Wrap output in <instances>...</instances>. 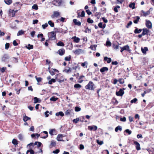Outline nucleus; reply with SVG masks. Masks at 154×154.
Returning <instances> with one entry per match:
<instances>
[{
	"mask_svg": "<svg viewBox=\"0 0 154 154\" xmlns=\"http://www.w3.org/2000/svg\"><path fill=\"white\" fill-rule=\"evenodd\" d=\"M142 30H143L142 33L143 35H147L148 33L149 32V30L146 28H143Z\"/></svg>",
	"mask_w": 154,
	"mask_h": 154,
	"instance_id": "dca6fc26",
	"label": "nucleus"
},
{
	"mask_svg": "<svg viewBox=\"0 0 154 154\" xmlns=\"http://www.w3.org/2000/svg\"><path fill=\"white\" fill-rule=\"evenodd\" d=\"M120 8V7L119 6L117 5L115 8H114L113 9L114 11L116 12H118V10L117 8Z\"/></svg>",
	"mask_w": 154,
	"mask_h": 154,
	"instance_id": "680f3d73",
	"label": "nucleus"
},
{
	"mask_svg": "<svg viewBox=\"0 0 154 154\" xmlns=\"http://www.w3.org/2000/svg\"><path fill=\"white\" fill-rule=\"evenodd\" d=\"M118 82L120 84H122L124 83L125 81L123 79L120 78L118 79Z\"/></svg>",
	"mask_w": 154,
	"mask_h": 154,
	"instance_id": "3c124183",
	"label": "nucleus"
},
{
	"mask_svg": "<svg viewBox=\"0 0 154 154\" xmlns=\"http://www.w3.org/2000/svg\"><path fill=\"white\" fill-rule=\"evenodd\" d=\"M122 129V127L119 125L116 128H115V131L116 132H118L119 130L120 131H121Z\"/></svg>",
	"mask_w": 154,
	"mask_h": 154,
	"instance_id": "ea45409f",
	"label": "nucleus"
},
{
	"mask_svg": "<svg viewBox=\"0 0 154 154\" xmlns=\"http://www.w3.org/2000/svg\"><path fill=\"white\" fill-rule=\"evenodd\" d=\"M16 12L14 10H11L9 11V15L13 17L15 16V15Z\"/></svg>",
	"mask_w": 154,
	"mask_h": 154,
	"instance_id": "4be33fe9",
	"label": "nucleus"
},
{
	"mask_svg": "<svg viewBox=\"0 0 154 154\" xmlns=\"http://www.w3.org/2000/svg\"><path fill=\"white\" fill-rule=\"evenodd\" d=\"M85 76L83 75H80L79 76V80H78V82L81 83L84 80L82 79L83 78H84Z\"/></svg>",
	"mask_w": 154,
	"mask_h": 154,
	"instance_id": "72a5a7b5",
	"label": "nucleus"
},
{
	"mask_svg": "<svg viewBox=\"0 0 154 154\" xmlns=\"http://www.w3.org/2000/svg\"><path fill=\"white\" fill-rule=\"evenodd\" d=\"M112 103L114 105H117L118 103V101H117L116 99L114 97H113L112 99Z\"/></svg>",
	"mask_w": 154,
	"mask_h": 154,
	"instance_id": "c85d7f7f",
	"label": "nucleus"
},
{
	"mask_svg": "<svg viewBox=\"0 0 154 154\" xmlns=\"http://www.w3.org/2000/svg\"><path fill=\"white\" fill-rule=\"evenodd\" d=\"M4 1L8 5H10L12 2V0H4Z\"/></svg>",
	"mask_w": 154,
	"mask_h": 154,
	"instance_id": "4c0bfd02",
	"label": "nucleus"
},
{
	"mask_svg": "<svg viewBox=\"0 0 154 154\" xmlns=\"http://www.w3.org/2000/svg\"><path fill=\"white\" fill-rule=\"evenodd\" d=\"M55 79L56 80L60 83L64 81V79L60 74H58L56 75Z\"/></svg>",
	"mask_w": 154,
	"mask_h": 154,
	"instance_id": "7ed1b4c3",
	"label": "nucleus"
},
{
	"mask_svg": "<svg viewBox=\"0 0 154 154\" xmlns=\"http://www.w3.org/2000/svg\"><path fill=\"white\" fill-rule=\"evenodd\" d=\"M75 111L76 112H79L81 110V108L80 107L78 106H76L75 107Z\"/></svg>",
	"mask_w": 154,
	"mask_h": 154,
	"instance_id": "0e129e2a",
	"label": "nucleus"
},
{
	"mask_svg": "<svg viewBox=\"0 0 154 154\" xmlns=\"http://www.w3.org/2000/svg\"><path fill=\"white\" fill-rule=\"evenodd\" d=\"M23 120L24 122H26L28 120H30L31 118L26 116L25 113L23 114Z\"/></svg>",
	"mask_w": 154,
	"mask_h": 154,
	"instance_id": "412c9836",
	"label": "nucleus"
},
{
	"mask_svg": "<svg viewBox=\"0 0 154 154\" xmlns=\"http://www.w3.org/2000/svg\"><path fill=\"white\" fill-rule=\"evenodd\" d=\"M62 3V0H54L52 1V4L54 5L59 6L61 5Z\"/></svg>",
	"mask_w": 154,
	"mask_h": 154,
	"instance_id": "0eeeda50",
	"label": "nucleus"
},
{
	"mask_svg": "<svg viewBox=\"0 0 154 154\" xmlns=\"http://www.w3.org/2000/svg\"><path fill=\"white\" fill-rule=\"evenodd\" d=\"M29 152L30 153V154H34L35 153L34 151L32 149L28 150L26 152V154H28Z\"/></svg>",
	"mask_w": 154,
	"mask_h": 154,
	"instance_id": "603ef678",
	"label": "nucleus"
},
{
	"mask_svg": "<svg viewBox=\"0 0 154 154\" xmlns=\"http://www.w3.org/2000/svg\"><path fill=\"white\" fill-rule=\"evenodd\" d=\"M85 119V118H84V116L81 117H80V121L82 122H87V121L86 120H84Z\"/></svg>",
	"mask_w": 154,
	"mask_h": 154,
	"instance_id": "37998d69",
	"label": "nucleus"
},
{
	"mask_svg": "<svg viewBox=\"0 0 154 154\" xmlns=\"http://www.w3.org/2000/svg\"><path fill=\"white\" fill-rule=\"evenodd\" d=\"M77 15H78V16H77V17H85V12L84 11H82V12L81 14H80V13L78 12V11H77Z\"/></svg>",
	"mask_w": 154,
	"mask_h": 154,
	"instance_id": "a211bd4d",
	"label": "nucleus"
},
{
	"mask_svg": "<svg viewBox=\"0 0 154 154\" xmlns=\"http://www.w3.org/2000/svg\"><path fill=\"white\" fill-rule=\"evenodd\" d=\"M87 21L89 23H92L94 22V21L90 18H88Z\"/></svg>",
	"mask_w": 154,
	"mask_h": 154,
	"instance_id": "5fc2aeb1",
	"label": "nucleus"
},
{
	"mask_svg": "<svg viewBox=\"0 0 154 154\" xmlns=\"http://www.w3.org/2000/svg\"><path fill=\"white\" fill-rule=\"evenodd\" d=\"M9 57L7 54H5L2 57V61L3 62H8L9 61Z\"/></svg>",
	"mask_w": 154,
	"mask_h": 154,
	"instance_id": "39448f33",
	"label": "nucleus"
},
{
	"mask_svg": "<svg viewBox=\"0 0 154 154\" xmlns=\"http://www.w3.org/2000/svg\"><path fill=\"white\" fill-rule=\"evenodd\" d=\"M88 65V63L87 61H85L84 62L81 63V66L86 68H87Z\"/></svg>",
	"mask_w": 154,
	"mask_h": 154,
	"instance_id": "473e14b6",
	"label": "nucleus"
},
{
	"mask_svg": "<svg viewBox=\"0 0 154 154\" xmlns=\"http://www.w3.org/2000/svg\"><path fill=\"white\" fill-rule=\"evenodd\" d=\"M85 33H90L91 32V29H89L88 27L85 28Z\"/></svg>",
	"mask_w": 154,
	"mask_h": 154,
	"instance_id": "13d9d810",
	"label": "nucleus"
},
{
	"mask_svg": "<svg viewBox=\"0 0 154 154\" xmlns=\"http://www.w3.org/2000/svg\"><path fill=\"white\" fill-rule=\"evenodd\" d=\"M48 37L51 40H55L56 39V32L53 31L51 32L48 34Z\"/></svg>",
	"mask_w": 154,
	"mask_h": 154,
	"instance_id": "f03ea898",
	"label": "nucleus"
},
{
	"mask_svg": "<svg viewBox=\"0 0 154 154\" xmlns=\"http://www.w3.org/2000/svg\"><path fill=\"white\" fill-rule=\"evenodd\" d=\"M71 39L73 40V41L75 43H78L80 40V39L76 36L72 37Z\"/></svg>",
	"mask_w": 154,
	"mask_h": 154,
	"instance_id": "aec40b11",
	"label": "nucleus"
},
{
	"mask_svg": "<svg viewBox=\"0 0 154 154\" xmlns=\"http://www.w3.org/2000/svg\"><path fill=\"white\" fill-rule=\"evenodd\" d=\"M66 135L65 134H58L57 135V139L59 141H64V140L63 139V137L66 136Z\"/></svg>",
	"mask_w": 154,
	"mask_h": 154,
	"instance_id": "1a4fd4ad",
	"label": "nucleus"
},
{
	"mask_svg": "<svg viewBox=\"0 0 154 154\" xmlns=\"http://www.w3.org/2000/svg\"><path fill=\"white\" fill-rule=\"evenodd\" d=\"M35 136H36L37 137V138L39 136H40V135L38 134H32L31 135V136L32 138L34 137Z\"/></svg>",
	"mask_w": 154,
	"mask_h": 154,
	"instance_id": "e2e57ef3",
	"label": "nucleus"
},
{
	"mask_svg": "<svg viewBox=\"0 0 154 154\" xmlns=\"http://www.w3.org/2000/svg\"><path fill=\"white\" fill-rule=\"evenodd\" d=\"M34 103H40L41 100H39L38 98L37 97H34L33 98Z\"/></svg>",
	"mask_w": 154,
	"mask_h": 154,
	"instance_id": "c9c22d12",
	"label": "nucleus"
},
{
	"mask_svg": "<svg viewBox=\"0 0 154 154\" xmlns=\"http://www.w3.org/2000/svg\"><path fill=\"white\" fill-rule=\"evenodd\" d=\"M64 71L66 73H69V72H71V70L70 69V68L68 67V69H66L64 70Z\"/></svg>",
	"mask_w": 154,
	"mask_h": 154,
	"instance_id": "774afa93",
	"label": "nucleus"
},
{
	"mask_svg": "<svg viewBox=\"0 0 154 154\" xmlns=\"http://www.w3.org/2000/svg\"><path fill=\"white\" fill-rule=\"evenodd\" d=\"M142 31V29H138L136 27V29L134 30V32L135 33H136V34L139 33L140 32H141Z\"/></svg>",
	"mask_w": 154,
	"mask_h": 154,
	"instance_id": "2f4dec72",
	"label": "nucleus"
},
{
	"mask_svg": "<svg viewBox=\"0 0 154 154\" xmlns=\"http://www.w3.org/2000/svg\"><path fill=\"white\" fill-rule=\"evenodd\" d=\"M43 133L45 134H46V135L45 136L41 137V138L43 139H45L48 137V134L47 131H43V132H42V133H41V136H42V135Z\"/></svg>",
	"mask_w": 154,
	"mask_h": 154,
	"instance_id": "5701e85b",
	"label": "nucleus"
},
{
	"mask_svg": "<svg viewBox=\"0 0 154 154\" xmlns=\"http://www.w3.org/2000/svg\"><path fill=\"white\" fill-rule=\"evenodd\" d=\"M135 3L134 2L131 3L129 5V7L133 9L135 8Z\"/></svg>",
	"mask_w": 154,
	"mask_h": 154,
	"instance_id": "e433bc0d",
	"label": "nucleus"
},
{
	"mask_svg": "<svg viewBox=\"0 0 154 154\" xmlns=\"http://www.w3.org/2000/svg\"><path fill=\"white\" fill-rule=\"evenodd\" d=\"M55 131L56 130L55 129H50L49 133L52 136L54 135V134H53V133L54 132H55Z\"/></svg>",
	"mask_w": 154,
	"mask_h": 154,
	"instance_id": "a19ab883",
	"label": "nucleus"
},
{
	"mask_svg": "<svg viewBox=\"0 0 154 154\" xmlns=\"http://www.w3.org/2000/svg\"><path fill=\"white\" fill-rule=\"evenodd\" d=\"M24 33V31H23L22 30H19L17 33V36H19L22 35H23Z\"/></svg>",
	"mask_w": 154,
	"mask_h": 154,
	"instance_id": "79ce46f5",
	"label": "nucleus"
},
{
	"mask_svg": "<svg viewBox=\"0 0 154 154\" xmlns=\"http://www.w3.org/2000/svg\"><path fill=\"white\" fill-rule=\"evenodd\" d=\"M42 144V143L39 142H35L34 143V145H37L38 147H40Z\"/></svg>",
	"mask_w": 154,
	"mask_h": 154,
	"instance_id": "4d7b16f0",
	"label": "nucleus"
},
{
	"mask_svg": "<svg viewBox=\"0 0 154 154\" xmlns=\"http://www.w3.org/2000/svg\"><path fill=\"white\" fill-rule=\"evenodd\" d=\"M101 13L100 12H96L94 14V16L99 19Z\"/></svg>",
	"mask_w": 154,
	"mask_h": 154,
	"instance_id": "c03bdc74",
	"label": "nucleus"
},
{
	"mask_svg": "<svg viewBox=\"0 0 154 154\" xmlns=\"http://www.w3.org/2000/svg\"><path fill=\"white\" fill-rule=\"evenodd\" d=\"M56 79H52L48 81V83L50 85L52 84V82L54 83L56 82Z\"/></svg>",
	"mask_w": 154,
	"mask_h": 154,
	"instance_id": "a18cd8bd",
	"label": "nucleus"
},
{
	"mask_svg": "<svg viewBox=\"0 0 154 154\" xmlns=\"http://www.w3.org/2000/svg\"><path fill=\"white\" fill-rule=\"evenodd\" d=\"M141 50L143 54H146V51H148V49L147 47H145L144 48H141Z\"/></svg>",
	"mask_w": 154,
	"mask_h": 154,
	"instance_id": "c756f323",
	"label": "nucleus"
},
{
	"mask_svg": "<svg viewBox=\"0 0 154 154\" xmlns=\"http://www.w3.org/2000/svg\"><path fill=\"white\" fill-rule=\"evenodd\" d=\"M97 127L95 125L89 126H88V129L90 131H95L97 130Z\"/></svg>",
	"mask_w": 154,
	"mask_h": 154,
	"instance_id": "ddd939ff",
	"label": "nucleus"
},
{
	"mask_svg": "<svg viewBox=\"0 0 154 154\" xmlns=\"http://www.w3.org/2000/svg\"><path fill=\"white\" fill-rule=\"evenodd\" d=\"M58 98L56 97H55L54 96H53L50 99V100L52 101H55Z\"/></svg>",
	"mask_w": 154,
	"mask_h": 154,
	"instance_id": "8fccbe9b",
	"label": "nucleus"
},
{
	"mask_svg": "<svg viewBox=\"0 0 154 154\" xmlns=\"http://www.w3.org/2000/svg\"><path fill=\"white\" fill-rule=\"evenodd\" d=\"M125 89V88H121L118 92H116V95L117 96H122L124 94V91Z\"/></svg>",
	"mask_w": 154,
	"mask_h": 154,
	"instance_id": "6e6552de",
	"label": "nucleus"
},
{
	"mask_svg": "<svg viewBox=\"0 0 154 154\" xmlns=\"http://www.w3.org/2000/svg\"><path fill=\"white\" fill-rule=\"evenodd\" d=\"M32 9L37 10L38 9V5L36 4H34L32 7Z\"/></svg>",
	"mask_w": 154,
	"mask_h": 154,
	"instance_id": "052dcab7",
	"label": "nucleus"
},
{
	"mask_svg": "<svg viewBox=\"0 0 154 154\" xmlns=\"http://www.w3.org/2000/svg\"><path fill=\"white\" fill-rule=\"evenodd\" d=\"M71 59V55H69L68 56H66L64 58V60L66 61H69Z\"/></svg>",
	"mask_w": 154,
	"mask_h": 154,
	"instance_id": "58836bf2",
	"label": "nucleus"
},
{
	"mask_svg": "<svg viewBox=\"0 0 154 154\" xmlns=\"http://www.w3.org/2000/svg\"><path fill=\"white\" fill-rule=\"evenodd\" d=\"M120 48H121L120 51L122 53L124 51L130 52L131 50L130 49L128 45H125L122 47H120Z\"/></svg>",
	"mask_w": 154,
	"mask_h": 154,
	"instance_id": "423d86ee",
	"label": "nucleus"
},
{
	"mask_svg": "<svg viewBox=\"0 0 154 154\" xmlns=\"http://www.w3.org/2000/svg\"><path fill=\"white\" fill-rule=\"evenodd\" d=\"M50 67L49 66L48 68V69L49 72L52 75H53L59 72L58 70L56 69L52 68L50 69Z\"/></svg>",
	"mask_w": 154,
	"mask_h": 154,
	"instance_id": "20e7f679",
	"label": "nucleus"
},
{
	"mask_svg": "<svg viewBox=\"0 0 154 154\" xmlns=\"http://www.w3.org/2000/svg\"><path fill=\"white\" fill-rule=\"evenodd\" d=\"M98 26L100 28L104 29L105 27L106 24L104 23L103 25V23L100 22L98 23Z\"/></svg>",
	"mask_w": 154,
	"mask_h": 154,
	"instance_id": "bb28decb",
	"label": "nucleus"
},
{
	"mask_svg": "<svg viewBox=\"0 0 154 154\" xmlns=\"http://www.w3.org/2000/svg\"><path fill=\"white\" fill-rule=\"evenodd\" d=\"M73 22L75 25L78 26H80L81 25V22L76 19H74L73 20Z\"/></svg>",
	"mask_w": 154,
	"mask_h": 154,
	"instance_id": "2eb2a0df",
	"label": "nucleus"
},
{
	"mask_svg": "<svg viewBox=\"0 0 154 154\" xmlns=\"http://www.w3.org/2000/svg\"><path fill=\"white\" fill-rule=\"evenodd\" d=\"M146 27L149 29H151L152 27V24L149 20H146Z\"/></svg>",
	"mask_w": 154,
	"mask_h": 154,
	"instance_id": "9d476101",
	"label": "nucleus"
},
{
	"mask_svg": "<svg viewBox=\"0 0 154 154\" xmlns=\"http://www.w3.org/2000/svg\"><path fill=\"white\" fill-rule=\"evenodd\" d=\"M141 12L143 14V16L145 17L147 15L149 14H150L149 10L146 12H145L144 11L142 10Z\"/></svg>",
	"mask_w": 154,
	"mask_h": 154,
	"instance_id": "a878e982",
	"label": "nucleus"
},
{
	"mask_svg": "<svg viewBox=\"0 0 154 154\" xmlns=\"http://www.w3.org/2000/svg\"><path fill=\"white\" fill-rule=\"evenodd\" d=\"M65 51L64 49L61 48L58 50L57 53L60 56H63L64 54Z\"/></svg>",
	"mask_w": 154,
	"mask_h": 154,
	"instance_id": "f8f14e48",
	"label": "nucleus"
},
{
	"mask_svg": "<svg viewBox=\"0 0 154 154\" xmlns=\"http://www.w3.org/2000/svg\"><path fill=\"white\" fill-rule=\"evenodd\" d=\"M48 24L51 27H54V23L52 22L51 20H49L48 22Z\"/></svg>",
	"mask_w": 154,
	"mask_h": 154,
	"instance_id": "de8ad7c7",
	"label": "nucleus"
},
{
	"mask_svg": "<svg viewBox=\"0 0 154 154\" xmlns=\"http://www.w3.org/2000/svg\"><path fill=\"white\" fill-rule=\"evenodd\" d=\"M113 47V48L116 50H118L119 49V45L116 44L115 43H112Z\"/></svg>",
	"mask_w": 154,
	"mask_h": 154,
	"instance_id": "cd10ccee",
	"label": "nucleus"
},
{
	"mask_svg": "<svg viewBox=\"0 0 154 154\" xmlns=\"http://www.w3.org/2000/svg\"><path fill=\"white\" fill-rule=\"evenodd\" d=\"M55 115L57 116H60L62 117H63L64 116V114L63 112L62 111H60L59 112L56 113Z\"/></svg>",
	"mask_w": 154,
	"mask_h": 154,
	"instance_id": "7c9ffc66",
	"label": "nucleus"
},
{
	"mask_svg": "<svg viewBox=\"0 0 154 154\" xmlns=\"http://www.w3.org/2000/svg\"><path fill=\"white\" fill-rule=\"evenodd\" d=\"M60 14L59 12L57 11H54L53 14L51 15V17L52 18H54L59 16Z\"/></svg>",
	"mask_w": 154,
	"mask_h": 154,
	"instance_id": "f3484780",
	"label": "nucleus"
},
{
	"mask_svg": "<svg viewBox=\"0 0 154 154\" xmlns=\"http://www.w3.org/2000/svg\"><path fill=\"white\" fill-rule=\"evenodd\" d=\"M82 86L79 84H76L74 85V88H81Z\"/></svg>",
	"mask_w": 154,
	"mask_h": 154,
	"instance_id": "09e8293b",
	"label": "nucleus"
},
{
	"mask_svg": "<svg viewBox=\"0 0 154 154\" xmlns=\"http://www.w3.org/2000/svg\"><path fill=\"white\" fill-rule=\"evenodd\" d=\"M137 101V99L136 98H134L130 102L131 103H135Z\"/></svg>",
	"mask_w": 154,
	"mask_h": 154,
	"instance_id": "338daca9",
	"label": "nucleus"
},
{
	"mask_svg": "<svg viewBox=\"0 0 154 154\" xmlns=\"http://www.w3.org/2000/svg\"><path fill=\"white\" fill-rule=\"evenodd\" d=\"M80 121V119L79 118H77L76 119H74L73 120V123L76 124L78 122Z\"/></svg>",
	"mask_w": 154,
	"mask_h": 154,
	"instance_id": "bf43d9fd",
	"label": "nucleus"
},
{
	"mask_svg": "<svg viewBox=\"0 0 154 154\" xmlns=\"http://www.w3.org/2000/svg\"><path fill=\"white\" fill-rule=\"evenodd\" d=\"M56 142L54 141V140H52L51 142V143L49 145V147L50 148H52L53 147L55 146L56 145Z\"/></svg>",
	"mask_w": 154,
	"mask_h": 154,
	"instance_id": "b1692460",
	"label": "nucleus"
},
{
	"mask_svg": "<svg viewBox=\"0 0 154 154\" xmlns=\"http://www.w3.org/2000/svg\"><path fill=\"white\" fill-rule=\"evenodd\" d=\"M134 143L136 145V149L137 150H139L140 149V144L138 142L136 141H134Z\"/></svg>",
	"mask_w": 154,
	"mask_h": 154,
	"instance_id": "4468645a",
	"label": "nucleus"
},
{
	"mask_svg": "<svg viewBox=\"0 0 154 154\" xmlns=\"http://www.w3.org/2000/svg\"><path fill=\"white\" fill-rule=\"evenodd\" d=\"M35 78L38 82L37 84H40V83L41 82H42V80H43V79L40 77H38L37 76H35Z\"/></svg>",
	"mask_w": 154,
	"mask_h": 154,
	"instance_id": "6ab92c4d",
	"label": "nucleus"
},
{
	"mask_svg": "<svg viewBox=\"0 0 154 154\" xmlns=\"http://www.w3.org/2000/svg\"><path fill=\"white\" fill-rule=\"evenodd\" d=\"M112 45L111 43L109 40H108V38H107V40L106 41V46L110 47Z\"/></svg>",
	"mask_w": 154,
	"mask_h": 154,
	"instance_id": "6e6d98bb",
	"label": "nucleus"
},
{
	"mask_svg": "<svg viewBox=\"0 0 154 154\" xmlns=\"http://www.w3.org/2000/svg\"><path fill=\"white\" fill-rule=\"evenodd\" d=\"M73 52L76 55H79L83 52V51L81 49L78 48L73 51Z\"/></svg>",
	"mask_w": 154,
	"mask_h": 154,
	"instance_id": "9b49d317",
	"label": "nucleus"
},
{
	"mask_svg": "<svg viewBox=\"0 0 154 154\" xmlns=\"http://www.w3.org/2000/svg\"><path fill=\"white\" fill-rule=\"evenodd\" d=\"M85 88L86 89L94 90L95 88V87L94 83L92 81H90L88 84L85 86Z\"/></svg>",
	"mask_w": 154,
	"mask_h": 154,
	"instance_id": "f257e3e1",
	"label": "nucleus"
},
{
	"mask_svg": "<svg viewBox=\"0 0 154 154\" xmlns=\"http://www.w3.org/2000/svg\"><path fill=\"white\" fill-rule=\"evenodd\" d=\"M12 143L16 146L18 144V141L15 139H13L12 141Z\"/></svg>",
	"mask_w": 154,
	"mask_h": 154,
	"instance_id": "393cba45",
	"label": "nucleus"
},
{
	"mask_svg": "<svg viewBox=\"0 0 154 154\" xmlns=\"http://www.w3.org/2000/svg\"><path fill=\"white\" fill-rule=\"evenodd\" d=\"M57 45L58 46L63 47L65 45L63 42L60 41L57 43Z\"/></svg>",
	"mask_w": 154,
	"mask_h": 154,
	"instance_id": "f704fd0d",
	"label": "nucleus"
},
{
	"mask_svg": "<svg viewBox=\"0 0 154 154\" xmlns=\"http://www.w3.org/2000/svg\"><path fill=\"white\" fill-rule=\"evenodd\" d=\"M136 20H134L133 21V22L134 23H135V24H137L138 23V22L139 21V20H140V17H139V16H137L136 17Z\"/></svg>",
	"mask_w": 154,
	"mask_h": 154,
	"instance_id": "49530a36",
	"label": "nucleus"
},
{
	"mask_svg": "<svg viewBox=\"0 0 154 154\" xmlns=\"http://www.w3.org/2000/svg\"><path fill=\"white\" fill-rule=\"evenodd\" d=\"M26 48L29 50L32 49L33 48V46L32 45H31L30 44H29L27 46H26Z\"/></svg>",
	"mask_w": 154,
	"mask_h": 154,
	"instance_id": "864d4df0",
	"label": "nucleus"
},
{
	"mask_svg": "<svg viewBox=\"0 0 154 154\" xmlns=\"http://www.w3.org/2000/svg\"><path fill=\"white\" fill-rule=\"evenodd\" d=\"M97 47V45H91V46L90 48L92 50H95L96 49Z\"/></svg>",
	"mask_w": 154,
	"mask_h": 154,
	"instance_id": "69168bd1",
	"label": "nucleus"
}]
</instances>
